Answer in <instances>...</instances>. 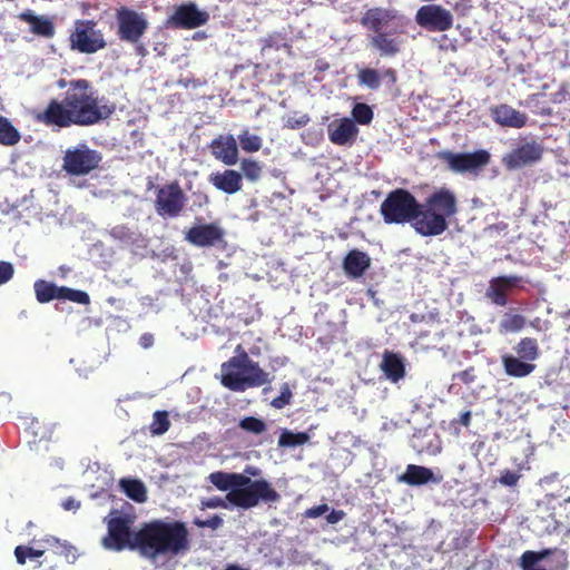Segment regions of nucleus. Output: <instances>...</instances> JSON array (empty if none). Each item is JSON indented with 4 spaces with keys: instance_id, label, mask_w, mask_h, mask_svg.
<instances>
[{
    "instance_id": "nucleus-1",
    "label": "nucleus",
    "mask_w": 570,
    "mask_h": 570,
    "mask_svg": "<svg viewBox=\"0 0 570 570\" xmlns=\"http://www.w3.org/2000/svg\"><path fill=\"white\" fill-rule=\"evenodd\" d=\"M57 86L60 89L67 87L62 99L51 98L47 106L33 116L37 122L52 130L72 126L90 127L108 119L116 111V105L104 97L100 98L87 79L67 81L61 78Z\"/></svg>"
},
{
    "instance_id": "nucleus-2",
    "label": "nucleus",
    "mask_w": 570,
    "mask_h": 570,
    "mask_svg": "<svg viewBox=\"0 0 570 570\" xmlns=\"http://www.w3.org/2000/svg\"><path fill=\"white\" fill-rule=\"evenodd\" d=\"M132 547L141 557L151 561L181 556L190 549L189 531L179 520H153L135 532Z\"/></svg>"
},
{
    "instance_id": "nucleus-3",
    "label": "nucleus",
    "mask_w": 570,
    "mask_h": 570,
    "mask_svg": "<svg viewBox=\"0 0 570 570\" xmlns=\"http://www.w3.org/2000/svg\"><path fill=\"white\" fill-rule=\"evenodd\" d=\"M458 210L455 194L446 187H441L421 203L414 229L424 237L439 236L449 228V222L458 214Z\"/></svg>"
},
{
    "instance_id": "nucleus-4",
    "label": "nucleus",
    "mask_w": 570,
    "mask_h": 570,
    "mask_svg": "<svg viewBox=\"0 0 570 570\" xmlns=\"http://www.w3.org/2000/svg\"><path fill=\"white\" fill-rule=\"evenodd\" d=\"M37 542L38 548L22 544L14 548V557L20 566L30 559L37 561L35 569L57 570L62 563H73L77 559L76 549L53 535H45Z\"/></svg>"
},
{
    "instance_id": "nucleus-5",
    "label": "nucleus",
    "mask_w": 570,
    "mask_h": 570,
    "mask_svg": "<svg viewBox=\"0 0 570 570\" xmlns=\"http://www.w3.org/2000/svg\"><path fill=\"white\" fill-rule=\"evenodd\" d=\"M237 355L232 356L222 364L220 383L234 392H244L248 387H257L271 382L257 362L249 358L240 345L236 348Z\"/></svg>"
},
{
    "instance_id": "nucleus-6",
    "label": "nucleus",
    "mask_w": 570,
    "mask_h": 570,
    "mask_svg": "<svg viewBox=\"0 0 570 570\" xmlns=\"http://www.w3.org/2000/svg\"><path fill=\"white\" fill-rule=\"evenodd\" d=\"M226 500L232 505L248 510L261 501L278 502L281 494L264 479L252 480L243 473H232V491L227 492Z\"/></svg>"
},
{
    "instance_id": "nucleus-7",
    "label": "nucleus",
    "mask_w": 570,
    "mask_h": 570,
    "mask_svg": "<svg viewBox=\"0 0 570 570\" xmlns=\"http://www.w3.org/2000/svg\"><path fill=\"white\" fill-rule=\"evenodd\" d=\"M421 203L405 188L390 191L382 202L380 212L386 224H414L419 219Z\"/></svg>"
},
{
    "instance_id": "nucleus-8",
    "label": "nucleus",
    "mask_w": 570,
    "mask_h": 570,
    "mask_svg": "<svg viewBox=\"0 0 570 570\" xmlns=\"http://www.w3.org/2000/svg\"><path fill=\"white\" fill-rule=\"evenodd\" d=\"M101 155L87 144L68 148L62 157V170L70 176H86L99 167Z\"/></svg>"
},
{
    "instance_id": "nucleus-9",
    "label": "nucleus",
    "mask_w": 570,
    "mask_h": 570,
    "mask_svg": "<svg viewBox=\"0 0 570 570\" xmlns=\"http://www.w3.org/2000/svg\"><path fill=\"white\" fill-rule=\"evenodd\" d=\"M94 20H76L69 36L70 49L80 53L91 55L106 48L107 42L101 30L96 29Z\"/></svg>"
},
{
    "instance_id": "nucleus-10",
    "label": "nucleus",
    "mask_w": 570,
    "mask_h": 570,
    "mask_svg": "<svg viewBox=\"0 0 570 570\" xmlns=\"http://www.w3.org/2000/svg\"><path fill=\"white\" fill-rule=\"evenodd\" d=\"M117 36L121 41L137 45L149 28L144 12L126 6L116 9Z\"/></svg>"
},
{
    "instance_id": "nucleus-11",
    "label": "nucleus",
    "mask_w": 570,
    "mask_h": 570,
    "mask_svg": "<svg viewBox=\"0 0 570 570\" xmlns=\"http://www.w3.org/2000/svg\"><path fill=\"white\" fill-rule=\"evenodd\" d=\"M132 520L129 515H117L107 520V534L101 543L105 549L122 551L129 549L137 551L134 546L135 532L131 531Z\"/></svg>"
},
{
    "instance_id": "nucleus-12",
    "label": "nucleus",
    "mask_w": 570,
    "mask_h": 570,
    "mask_svg": "<svg viewBox=\"0 0 570 570\" xmlns=\"http://www.w3.org/2000/svg\"><path fill=\"white\" fill-rule=\"evenodd\" d=\"M186 195L178 181H171L157 188L155 210L163 218L178 217L185 208Z\"/></svg>"
},
{
    "instance_id": "nucleus-13",
    "label": "nucleus",
    "mask_w": 570,
    "mask_h": 570,
    "mask_svg": "<svg viewBox=\"0 0 570 570\" xmlns=\"http://www.w3.org/2000/svg\"><path fill=\"white\" fill-rule=\"evenodd\" d=\"M543 153V146L537 140H531L512 149L502 158V163L509 170L520 169L540 161Z\"/></svg>"
},
{
    "instance_id": "nucleus-14",
    "label": "nucleus",
    "mask_w": 570,
    "mask_h": 570,
    "mask_svg": "<svg viewBox=\"0 0 570 570\" xmlns=\"http://www.w3.org/2000/svg\"><path fill=\"white\" fill-rule=\"evenodd\" d=\"M419 26L429 31H446L452 28V13L440 4L422 6L415 16Z\"/></svg>"
},
{
    "instance_id": "nucleus-15",
    "label": "nucleus",
    "mask_w": 570,
    "mask_h": 570,
    "mask_svg": "<svg viewBox=\"0 0 570 570\" xmlns=\"http://www.w3.org/2000/svg\"><path fill=\"white\" fill-rule=\"evenodd\" d=\"M443 159L455 173H472L482 169L490 161V154L484 150L473 153H445Z\"/></svg>"
},
{
    "instance_id": "nucleus-16",
    "label": "nucleus",
    "mask_w": 570,
    "mask_h": 570,
    "mask_svg": "<svg viewBox=\"0 0 570 570\" xmlns=\"http://www.w3.org/2000/svg\"><path fill=\"white\" fill-rule=\"evenodd\" d=\"M208 13L200 11L195 3H185L176 8L167 20V26L179 29H195L208 21Z\"/></svg>"
},
{
    "instance_id": "nucleus-17",
    "label": "nucleus",
    "mask_w": 570,
    "mask_h": 570,
    "mask_svg": "<svg viewBox=\"0 0 570 570\" xmlns=\"http://www.w3.org/2000/svg\"><path fill=\"white\" fill-rule=\"evenodd\" d=\"M225 230L217 223L195 225L185 233V239L197 247H212L224 242Z\"/></svg>"
},
{
    "instance_id": "nucleus-18",
    "label": "nucleus",
    "mask_w": 570,
    "mask_h": 570,
    "mask_svg": "<svg viewBox=\"0 0 570 570\" xmlns=\"http://www.w3.org/2000/svg\"><path fill=\"white\" fill-rule=\"evenodd\" d=\"M397 30L381 31L370 36V46L375 49L381 57H395L401 52L402 40Z\"/></svg>"
},
{
    "instance_id": "nucleus-19",
    "label": "nucleus",
    "mask_w": 570,
    "mask_h": 570,
    "mask_svg": "<svg viewBox=\"0 0 570 570\" xmlns=\"http://www.w3.org/2000/svg\"><path fill=\"white\" fill-rule=\"evenodd\" d=\"M519 282L520 277L515 275L494 277L489 283L485 297L498 306H505L508 304L509 293L518 285Z\"/></svg>"
},
{
    "instance_id": "nucleus-20",
    "label": "nucleus",
    "mask_w": 570,
    "mask_h": 570,
    "mask_svg": "<svg viewBox=\"0 0 570 570\" xmlns=\"http://www.w3.org/2000/svg\"><path fill=\"white\" fill-rule=\"evenodd\" d=\"M490 111L493 121L502 127L520 129L527 125V115L508 104L493 106Z\"/></svg>"
},
{
    "instance_id": "nucleus-21",
    "label": "nucleus",
    "mask_w": 570,
    "mask_h": 570,
    "mask_svg": "<svg viewBox=\"0 0 570 570\" xmlns=\"http://www.w3.org/2000/svg\"><path fill=\"white\" fill-rule=\"evenodd\" d=\"M358 135V128L355 122L347 117L332 122L328 126V138L337 146L352 145Z\"/></svg>"
},
{
    "instance_id": "nucleus-22",
    "label": "nucleus",
    "mask_w": 570,
    "mask_h": 570,
    "mask_svg": "<svg viewBox=\"0 0 570 570\" xmlns=\"http://www.w3.org/2000/svg\"><path fill=\"white\" fill-rule=\"evenodd\" d=\"M212 155L227 166H233L238 160V147L236 139L229 136H219L209 145Z\"/></svg>"
},
{
    "instance_id": "nucleus-23",
    "label": "nucleus",
    "mask_w": 570,
    "mask_h": 570,
    "mask_svg": "<svg viewBox=\"0 0 570 570\" xmlns=\"http://www.w3.org/2000/svg\"><path fill=\"white\" fill-rule=\"evenodd\" d=\"M208 181L218 190L228 195L236 194L243 187V176L234 169H225L224 171L212 173Z\"/></svg>"
},
{
    "instance_id": "nucleus-24",
    "label": "nucleus",
    "mask_w": 570,
    "mask_h": 570,
    "mask_svg": "<svg viewBox=\"0 0 570 570\" xmlns=\"http://www.w3.org/2000/svg\"><path fill=\"white\" fill-rule=\"evenodd\" d=\"M371 266V257L362 250L352 249L343 259V269L352 278H360Z\"/></svg>"
},
{
    "instance_id": "nucleus-25",
    "label": "nucleus",
    "mask_w": 570,
    "mask_h": 570,
    "mask_svg": "<svg viewBox=\"0 0 570 570\" xmlns=\"http://www.w3.org/2000/svg\"><path fill=\"white\" fill-rule=\"evenodd\" d=\"M380 367L393 383L399 382L405 376V364L399 353L385 351Z\"/></svg>"
},
{
    "instance_id": "nucleus-26",
    "label": "nucleus",
    "mask_w": 570,
    "mask_h": 570,
    "mask_svg": "<svg viewBox=\"0 0 570 570\" xmlns=\"http://www.w3.org/2000/svg\"><path fill=\"white\" fill-rule=\"evenodd\" d=\"M394 14L383 8H372L365 11L362 16L360 23L367 30L373 31V35L383 31V27L386 26Z\"/></svg>"
},
{
    "instance_id": "nucleus-27",
    "label": "nucleus",
    "mask_w": 570,
    "mask_h": 570,
    "mask_svg": "<svg viewBox=\"0 0 570 570\" xmlns=\"http://www.w3.org/2000/svg\"><path fill=\"white\" fill-rule=\"evenodd\" d=\"M501 361L505 374L510 377H525L533 373L537 367L534 363H529L512 354L503 355Z\"/></svg>"
},
{
    "instance_id": "nucleus-28",
    "label": "nucleus",
    "mask_w": 570,
    "mask_h": 570,
    "mask_svg": "<svg viewBox=\"0 0 570 570\" xmlns=\"http://www.w3.org/2000/svg\"><path fill=\"white\" fill-rule=\"evenodd\" d=\"M19 19L29 23L35 35L51 38L55 36V26L52 21L45 17H38L28 10L19 14Z\"/></svg>"
},
{
    "instance_id": "nucleus-29",
    "label": "nucleus",
    "mask_w": 570,
    "mask_h": 570,
    "mask_svg": "<svg viewBox=\"0 0 570 570\" xmlns=\"http://www.w3.org/2000/svg\"><path fill=\"white\" fill-rule=\"evenodd\" d=\"M24 432L31 436L29 442L40 443L42 441H49L52 436V425L38 417H31L24 420Z\"/></svg>"
},
{
    "instance_id": "nucleus-30",
    "label": "nucleus",
    "mask_w": 570,
    "mask_h": 570,
    "mask_svg": "<svg viewBox=\"0 0 570 570\" xmlns=\"http://www.w3.org/2000/svg\"><path fill=\"white\" fill-rule=\"evenodd\" d=\"M400 480L409 485H423L434 481V478L431 469L422 465L409 464L405 472L400 476Z\"/></svg>"
},
{
    "instance_id": "nucleus-31",
    "label": "nucleus",
    "mask_w": 570,
    "mask_h": 570,
    "mask_svg": "<svg viewBox=\"0 0 570 570\" xmlns=\"http://www.w3.org/2000/svg\"><path fill=\"white\" fill-rule=\"evenodd\" d=\"M513 351L515 352V356L529 363H533L540 356L539 343L537 338L533 337L521 338L513 347Z\"/></svg>"
},
{
    "instance_id": "nucleus-32",
    "label": "nucleus",
    "mask_w": 570,
    "mask_h": 570,
    "mask_svg": "<svg viewBox=\"0 0 570 570\" xmlns=\"http://www.w3.org/2000/svg\"><path fill=\"white\" fill-rule=\"evenodd\" d=\"M120 488L125 494L138 503L147 501V489L145 484L137 479H121Z\"/></svg>"
},
{
    "instance_id": "nucleus-33",
    "label": "nucleus",
    "mask_w": 570,
    "mask_h": 570,
    "mask_svg": "<svg viewBox=\"0 0 570 570\" xmlns=\"http://www.w3.org/2000/svg\"><path fill=\"white\" fill-rule=\"evenodd\" d=\"M33 289L37 301L41 304L57 299L58 286L55 283L38 279L33 284Z\"/></svg>"
},
{
    "instance_id": "nucleus-34",
    "label": "nucleus",
    "mask_w": 570,
    "mask_h": 570,
    "mask_svg": "<svg viewBox=\"0 0 570 570\" xmlns=\"http://www.w3.org/2000/svg\"><path fill=\"white\" fill-rule=\"evenodd\" d=\"M57 299L70 301L81 305H88L90 303V297L87 292L67 286H58Z\"/></svg>"
},
{
    "instance_id": "nucleus-35",
    "label": "nucleus",
    "mask_w": 570,
    "mask_h": 570,
    "mask_svg": "<svg viewBox=\"0 0 570 570\" xmlns=\"http://www.w3.org/2000/svg\"><path fill=\"white\" fill-rule=\"evenodd\" d=\"M525 317L521 314L505 313L500 322L501 333H514L521 331L525 325Z\"/></svg>"
},
{
    "instance_id": "nucleus-36",
    "label": "nucleus",
    "mask_w": 570,
    "mask_h": 570,
    "mask_svg": "<svg viewBox=\"0 0 570 570\" xmlns=\"http://www.w3.org/2000/svg\"><path fill=\"white\" fill-rule=\"evenodd\" d=\"M20 140L19 131L4 117H0V144L4 146L16 145Z\"/></svg>"
},
{
    "instance_id": "nucleus-37",
    "label": "nucleus",
    "mask_w": 570,
    "mask_h": 570,
    "mask_svg": "<svg viewBox=\"0 0 570 570\" xmlns=\"http://www.w3.org/2000/svg\"><path fill=\"white\" fill-rule=\"evenodd\" d=\"M309 441V435L306 432L294 433L288 430H284L278 439V445L281 448H295L303 445Z\"/></svg>"
},
{
    "instance_id": "nucleus-38",
    "label": "nucleus",
    "mask_w": 570,
    "mask_h": 570,
    "mask_svg": "<svg viewBox=\"0 0 570 570\" xmlns=\"http://www.w3.org/2000/svg\"><path fill=\"white\" fill-rule=\"evenodd\" d=\"M381 77V72L373 68H363L357 73L358 83L372 90L380 88Z\"/></svg>"
},
{
    "instance_id": "nucleus-39",
    "label": "nucleus",
    "mask_w": 570,
    "mask_h": 570,
    "mask_svg": "<svg viewBox=\"0 0 570 570\" xmlns=\"http://www.w3.org/2000/svg\"><path fill=\"white\" fill-rule=\"evenodd\" d=\"M351 115V119L355 125H370L374 118L373 109L364 102H356L352 108Z\"/></svg>"
},
{
    "instance_id": "nucleus-40",
    "label": "nucleus",
    "mask_w": 570,
    "mask_h": 570,
    "mask_svg": "<svg viewBox=\"0 0 570 570\" xmlns=\"http://www.w3.org/2000/svg\"><path fill=\"white\" fill-rule=\"evenodd\" d=\"M283 48L291 49V45L287 42L286 36L281 32H273L262 39L263 51L267 49L281 50Z\"/></svg>"
},
{
    "instance_id": "nucleus-41",
    "label": "nucleus",
    "mask_w": 570,
    "mask_h": 570,
    "mask_svg": "<svg viewBox=\"0 0 570 570\" xmlns=\"http://www.w3.org/2000/svg\"><path fill=\"white\" fill-rule=\"evenodd\" d=\"M170 428L168 413L166 411H156L153 415L150 432L153 435H161Z\"/></svg>"
},
{
    "instance_id": "nucleus-42",
    "label": "nucleus",
    "mask_w": 570,
    "mask_h": 570,
    "mask_svg": "<svg viewBox=\"0 0 570 570\" xmlns=\"http://www.w3.org/2000/svg\"><path fill=\"white\" fill-rule=\"evenodd\" d=\"M549 554V551L534 552V551H525L521 556V567L523 570H546L541 568L538 563L546 556Z\"/></svg>"
},
{
    "instance_id": "nucleus-43",
    "label": "nucleus",
    "mask_w": 570,
    "mask_h": 570,
    "mask_svg": "<svg viewBox=\"0 0 570 570\" xmlns=\"http://www.w3.org/2000/svg\"><path fill=\"white\" fill-rule=\"evenodd\" d=\"M240 169L244 176L250 181L258 180L263 171L261 163L250 158H244L240 161Z\"/></svg>"
},
{
    "instance_id": "nucleus-44",
    "label": "nucleus",
    "mask_w": 570,
    "mask_h": 570,
    "mask_svg": "<svg viewBox=\"0 0 570 570\" xmlns=\"http://www.w3.org/2000/svg\"><path fill=\"white\" fill-rule=\"evenodd\" d=\"M238 140L240 147L246 153H256L262 148V138L257 135L249 134L248 130H244L239 136Z\"/></svg>"
},
{
    "instance_id": "nucleus-45",
    "label": "nucleus",
    "mask_w": 570,
    "mask_h": 570,
    "mask_svg": "<svg viewBox=\"0 0 570 570\" xmlns=\"http://www.w3.org/2000/svg\"><path fill=\"white\" fill-rule=\"evenodd\" d=\"M239 428L253 434H262L266 430V424L255 416H246L239 421Z\"/></svg>"
},
{
    "instance_id": "nucleus-46",
    "label": "nucleus",
    "mask_w": 570,
    "mask_h": 570,
    "mask_svg": "<svg viewBox=\"0 0 570 570\" xmlns=\"http://www.w3.org/2000/svg\"><path fill=\"white\" fill-rule=\"evenodd\" d=\"M209 481L220 491H232V473L213 472L209 474Z\"/></svg>"
},
{
    "instance_id": "nucleus-47",
    "label": "nucleus",
    "mask_w": 570,
    "mask_h": 570,
    "mask_svg": "<svg viewBox=\"0 0 570 570\" xmlns=\"http://www.w3.org/2000/svg\"><path fill=\"white\" fill-rule=\"evenodd\" d=\"M311 118L307 114L294 112L285 120V127L289 129H299L309 122Z\"/></svg>"
},
{
    "instance_id": "nucleus-48",
    "label": "nucleus",
    "mask_w": 570,
    "mask_h": 570,
    "mask_svg": "<svg viewBox=\"0 0 570 570\" xmlns=\"http://www.w3.org/2000/svg\"><path fill=\"white\" fill-rule=\"evenodd\" d=\"M292 397L293 394L289 386L287 384H284L282 386L281 394L277 397H275L271 404L275 409H283L286 405L291 404Z\"/></svg>"
},
{
    "instance_id": "nucleus-49",
    "label": "nucleus",
    "mask_w": 570,
    "mask_h": 570,
    "mask_svg": "<svg viewBox=\"0 0 570 570\" xmlns=\"http://www.w3.org/2000/svg\"><path fill=\"white\" fill-rule=\"evenodd\" d=\"M14 275V266L10 262L0 261V286L7 284Z\"/></svg>"
},
{
    "instance_id": "nucleus-50",
    "label": "nucleus",
    "mask_w": 570,
    "mask_h": 570,
    "mask_svg": "<svg viewBox=\"0 0 570 570\" xmlns=\"http://www.w3.org/2000/svg\"><path fill=\"white\" fill-rule=\"evenodd\" d=\"M194 523L198 528H209L212 530H216L223 525V519L215 514L207 520L195 519Z\"/></svg>"
},
{
    "instance_id": "nucleus-51",
    "label": "nucleus",
    "mask_w": 570,
    "mask_h": 570,
    "mask_svg": "<svg viewBox=\"0 0 570 570\" xmlns=\"http://www.w3.org/2000/svg\"><path fill=\"white\" fill-rule=\"evenodd\" d=\"M228 501L226 499H222L220 497H212L202 501L203 509H216L223 508L228 509Z\"/></svg>"
},
{
    "instance_id": "nucleus-52",
    "label": "nucleus",
    "mask_w": 570,
    "mask_h": 570,
    "mask_svg": "<svg viewBox=\"0 0 570 570\" xmlns=\"http://www.w3.org/2000/svg\"><path fill=\"white\" fill-rule=\"evenodd\" d=\"M520 476L521 475L518 472L505 470L502 472L499 482L505 487H514L518 483Z\"/></svg>"
},
{
    "instance_id": "nucleus-53",
    "label": "nucleus",
    "mask_w": 570,
    "mask_h": 570,
    "mask_svg": "<svg viewBox=\"0 0 570 570\" xmlns=\"http://www.w3.org/2000/svg\"><path fill=\"white\" fill-rule=\"evenodd\" d=\"M453 379H454V380H455V379H458V380H460L462 383H464V384H466V385H468V384H471V383H473V382L475 381V379H476L475 370H474V367H473V366H470V367H468L466 370L461 371V372H459V373L454 374V375H453Z\"/></svg>"
},
{
    "instance_id": "nucleus-54",
    "label": "nucleus",
    "mask_w": 570,
    "mask_h": 570,
    "mask_svg": "<svg viewBox=\"0 0 570 570\" xmlns=\"http://www.w3.org/2000/svg\"><path fill=\"white\" fill-rule=\"evenodd\" d=\"M328 511H330L328 504L323 503V504L315 505V507L307 509L304 514L306 518L315 519V518H318V517L325 514Z\"/></svg>"
},
{
    "instance_id": "nucleus-55",
    "label": "nucleus",
    "mask_w": 570,
    "mask_h": 570,
    "mask_svg": "<svg viewBox=\"0 0 570 570\" xmlns=\"http://www.w3.org/2000/svg\"><path fill=\"white\" fill-rule=\"evenodd\" d=\"M569 91L564 85H562L556 92L551 94L550 100L552 104L560 105L567 100Z\"/></svg>"
},
{
    "instance_id": "nucleus-56",
    "label": "nucleus",
    "mask_w": 570,
    "mask_h": 570,
    "mask_svg": "<svg viewBox=\"0 0 570 570\" xmlns=\"http://www.w3.org/2000/svg\"><path fill=\"white\" fill-rule=\"evenodd\" d=\"M381 76V79H385L390 86H395L397 82V71L393 68H385Z\"/></svg>"
},
{
    "instance_id": "nucleus-57",
    "label": "nucleus",
    "mask_w": 570,
    "mask_h": 570,
    "mask_svg": "<svg viewBox=\"0 0 570 570\" xmlns=\"http://www.w3.org/2000/svg\"><path fill=\"white\" fill-rule=\"evenodd\" d=\"M345 517V512L343 510H332L326 515V521L331 524H335L340 522Z\"/></svg>"
},
{
    "instance_id": "nucleus-58",
    "label": "nucleus",
    "mask_w": 570,
    "mask_h": 570,
    "mask_svg": "<svg viewBox=\"0 0 570 570\" xmlns=\"http://www.w3.org/2000/svg\"><path fill=\"white\" fill-rule=\"evenodd\" d=\"M61 507L66 511H70V510L76 511V510H78L80 508V502L77 501L76 499L69 497V498H67L66 500L62 501Z\"/></svg>"
},
{
    "instance_id": "nucleus-59",
    "label": "nucleus",
    "mask_w": 570,
    "mask_h": 570,
    "mask_svg": "<svg viewBox=\"0 0 570 570\" xmlns=\"http://www.w3.org/2000/svg\"><path fill=\"white\" fill-rule=\"evenodd\" d=\"M154 344V336L149 333H145L140 336V345L145 348L150 347Z\"/></svg>"
},
{
    "instance_id": "nucleus-60",
    "label": "nucleus",
    "mask_w": 570,
    "mask_h": 570,
    "mask_svg": "<svg viewBox=\"0 0 570 570\" xmlns=\"http://www.w3.org/2000/svg\"><path fill=\"white\" fill-rule=\"evenodd\" d=\"M471 416H472L471 412L465 411V412L461 413L458 422L463 426H469L471 423Z\"/></svg>"
},
{
    "instance_id": "nucleus-61",
    "label": "nucleus",
    "mask_w": 570,
    "mask_h": 570,
    "mask_svg": "<svg viewBox=\"0 0 570 570\" xmlns=\"http://www.w3.org/2000/svg\"><path fill=\"white\" fill-rule=\"evenodd\" d=\"M558 476H559V474H558L557 472H554V473H552V474H550V475H546L544 478H542V479L540 480V483H541V484H542V483H551V482H553L554 480H557V479H558Z\"/></svg>"
},
{
    "instance_id": "nucleus-62",
    "label": "nucleus",
    "mask_w": 570,
    "mask_h": 570,
    "mask_svg": "<svg viewBox=\"0 0 570 570\" xmlns=\"http://www.w3.org/2000/svg\"><path fill=\"white\" fill-rule=\"evenodd\" d=\"M424 317H425L424 315L412 314V315L410 316V320H411L412 322L416 323V322H422V321L424 320Z\"/></svg>"
},
{
    "instance_id": "nucleus-63",
    "label": "nucleus",
    "mask_w": 570,
    "mask_h": 570,
    "mask_svg": "<svg viewBox=\"0 0 570 570\" xmlns=\"http://www.w3.org/2000/svg\"><path fill=\"white\" fill-rule=\"evenodd\" d=\"M136 52H137L138 55L145 56L146 49H145V47H144V46H141V45H140V46H136Z\"/></svg>"
},
{
    "instance_id": "nucleus-64",
    "label": "nucleus",
    "mask_w": 570,
    "mask_h": 570,
    "mask_svg": "<svg viewBox=\"0 0 570 570\" xmlns=\"http://www.w3.org/2000/svg\"><path fill=\"white\" fill-rule=\"evenodd\" d=\"M552 111L550 108H547V109H542L541 111V115H544V116H551Z\"/></svg>"
}]
</instances>
